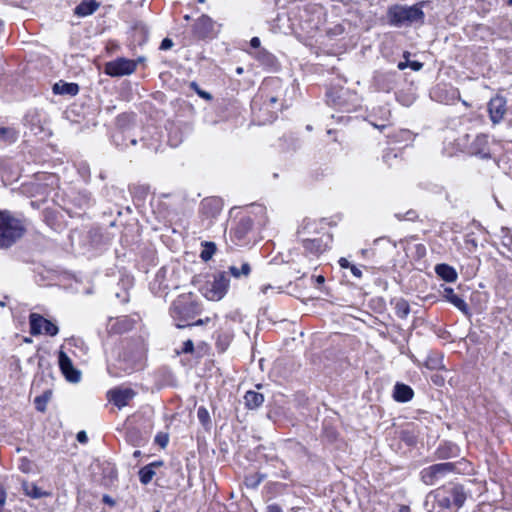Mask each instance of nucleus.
<instances>
[{"mask_svg":"<svg viewBox=\"0 0 512 512\" xmlns=\"http://www.w3.org/2000/svg\"><path fill=\"white\" fill-rule=\"evenodd\" d=\"M424 2L414 5L395 4L388 8L387 18L391 26L408 27L414 24H422L425 14L423 12Z\"/></svg>","mask_w":512,"mask_h":512,"instance_id":"nucleus-1","label":"nucleus"},{"mask_svg":"<svg viewBox=\"0 0 512 512\" xmlns=\"http://www.w3.org/2000/svg\"><path fill=\"white\" fill-rule=\"evenodd\" d=\"M199 312L200 307L190 293L178 296L170 308V315L177 322L176 327L180 329L187 327L184 322L194 318Z\"/></svg>","mask_w":512,"mask_h":512,"instance_id":"nucleus-2","label":"nucleus"},{"mask_svg":"<svg viewBox=\"0 0 512 512\" xmlns=\"http://www.w3.org/2000/svg\"><path fill=\"white\" fill-rule=\"evenodd\" d=\"M24 226L9 212H0V248L12 246L24 234Z\"/></svg>","mask_w":512,"mask_h":512,"instance_id":"nucleus-3","label":"nucleus"},{"mask_svg":"<svg viewBox=\"0 0 512 512\" xmlns=\"http://www.w3.org/2000/svg\"><path fill=\"white\" fill-rule=\"evenodd\" d=\"M457 467L452 462H444L431 465L424 468L421 472V480L426 485H436L440 481L445 480L449 475L455 473Z\"/></svg>","mask_w":512,"mask_h":512,"instance_id":"nucleus-4","label":"nucleus"},{"mask_svg":"<svg viewBox=\"0 0 512 512\" xmlns=\"http://www.w3.org/2000/svg\"><path fill=\"white\" fill-rule=\"evenodd\" d=\"M427 512H455L451 498L445 489H437L430 492L425 499Z\"/></svg>","mask_w":512,"mask_h":512,"instance_id":"nucleus-5","label":"nucleus"},{"mask_svg":"<svg viewBox=\"0 0 512 512\" xmlns=\"http://www.w3.org/2000/svg\"><path fill=\"white\" fill-rule=\"evenodd\" d=\"M229 282V277L225 273H218L212 282L206 283L203 295L210 301H219L226 295Z\"/></svg>","mask_w":512,"mask_h":512,"instance_id":"nucleus-6","label":"nucleus"},{"mask_svg":"<svg viewBox=\"0 0 512 512\" xmlns=\"http://www.w3.org/2000/svg\"><path fill=\"white\" fill-rule=\"evenodd\" d=\"M141 61H143V58L141 57L138 58L136 61L126 58H118L113 61L107 62L105 64L104 71L107 75L112 77L130 75L135 71L137 63Z\"/></svg>","mask_w":512,"mask_h":512,"instance_id":"nucleus-7","label":"nucleus"},{"mask_svg":"<svg viewBox=\"0 0 512 512\" xmlns=\"http://www.w3.org/2000/svg\"><path fill=\"white\" fill-rule=\"evenodd\" d=\"M58 327L51 321L45 319L39 314L32 313L30 315V333L32 335H38L45 333L49 336H55L58 334Z\"/></svg>","mask_w":512,"mask_h":512,"instance_id":"nucleus-8","label":"nucleus"},{"mask_svg":"<svg viewBox=\"0 0 512 512\" xmlns=\"http://www.w3.org/2000/svg\"><path fill=\"white\" fill-rule=\"evenodd\" d=\"M194 33L199 38H211L218 33L216 23L207 15L200 16L194 24Z\"/></svg>","mask_w":512,"mask_h":512,"instance_id":"nucleus-9","label":"nucleus"},{"mask_svg":"<svg viewBox=\"0 0 512 512\" xmlns=\"http://www.w3.org/2000/svg\"><path fill=\"white\" fill-rule=\"evenodd\" d=\"M59 367L65 376V378L72 383H78L81 379V373L79 370L75 369L73 363L69 356L63 352H59Z\"/></svg>","mask_w":512,"mask_h":512,"instance_id":"nucleus-10","label":"nucleus"},{"mask_svg":"<svg viewBox=\"0 0 512 512\" xmlns=\"http://www.w3.org/2000/svg\"><path fill=\"white\" fill-rule=\"evenodd\" d=\"M506 100L501 96L492 98L488 103L490 119L494 124L500 123L506 114Z\"/></svg>","mask_w":512,"mask_h":512,"instance_id":"nucleus-11","label":"nucleus"},{"mask_svg":"<svg viewBox=\"0 0 512 512\" xmlns=\"http://www.w3.org/2000/svg\"><path fill=\"white\" fill-rule=\"evenodd\" d=\"M108 399L118 408L128 405L129 401L135 396V392L129 388H118L110 390L107 394Z\"/></svg>","mask_w":512,"mask_h":512,"instance_id":"nucleus-12","label":"nucleus"},{"mask_svg":"<svg viewBox=\"0 0 512 512\" xmlns=\"http://www.w3.org/2000/svg\"><path fill=\"white\" fill-rule=\"evenodd\" d=\"M471 153L479 155L482 158L489 156L488 137L484 134L477 135L471 144Z\"/></svg>","mask_w":512,"mask_h":512,"instance_id":"nucleus-13","label":"nucleus"},{"mask_svg":"<svg viewBox=\"0 0 512 512\" xmlns=\"http://www.w3.org/2000/svg\"><path fill=\"white\" fill-rule=\"evenodd\" d=\"M442 296L451 304H453L457 309L460 311L467 313L468 312V306L466 302L458 295L454 293L453 288L451 287H444L442 291Z\"/></svg>","mask_w":512,"mask_h":512,"instance_id":"nucleus-14","label":"nucleus"},{"mask_svg":"<svg viewBox=\"0 0 512 512\" xmlns=\"http://www.w3.org/2000/svg\"><path fill=\"white\" fill-rule=\"evenodd\" d=\"M203 213L210 217L217 216L222 210V203L217 198H207L201 203Z\"/></svg>","mask_w":512,"mask_h":512,"instance_id":"nucleus-15","label":"nucleus"},{"mask_svg":"<svg viewBox=\"0 0 512 512\" xmlns=\"http://www.w3.org/2000/svg\"><path fill=\"white\" fill-rule=\"evenodd\" d=\"M414 396L412 388L403 383H397L394 387L393 397L397 402H408Z\"/></svg>","mask_w":512,"mask_h":512,"instance_id":"nucleus-16","label":"nucleus"},{"mask_svg":"<svg viewBox=\"0 0 512 512\" xmlns=\"http://www.w3.org/2000/svg\"><path fill=\"white\" fill-rule=\"evenodd\" d=\"M52 90L54 94L75 96L79 92V86L76 83L59 81L53 85Z\"/></svg>","mask_w":512,"mask_h":512,"instance_id":"nucleus-17","label":"nucleus"},{"mask_svg":"<svg viewBox=\"0 0 512 512\" xmlns=\"http://www.w3.org/2000/svg\"><path fill=\"white\" fill-rule=\"evenodd\" d=\"M447 493L451 498V502L455 510L464 504L466 500V494L462 486H453L450 490H447Z\"/></svg>","mask_w":512,"mask_h":512,"instance_id":"nucleus-18","label":"nucleus"},{"mask_svg":"<svg viewBox=\"0 0 512 512\" xmlns=\"http://www.w3.org/2000/svg\"><path fill=\"white\" fill-rule=\"evenodd\" d=\"M99 7V3L95 0H83L78 6L75 8V14L80 17H86L94 13Z\"/></svg>","mask_w":512,"mask_h":512,"instance_id":"nucleus-19","label":"nucleus"},{"mask_svg":"<svg viewBox=\"0 0 512 512\" xmlns=\"http://www.w3.org/2000/svg\"><path fill=\"white\" fill-rule=\"evenodd\" d=\"M436 274L447 282H454L457 279L455 269L447 264H438L435 267Z\"/></svg>","mask_w":512,"mask_h":512,"instance_id":"nucleus-20","label":"nucleus"},{"mask_svg":"<svg viewBox=\"0 0 512 512\" xmlns=\"http://www.w3.org/2000/svg\"><path fill=\"white\" fill-rule=\"evenodd\" d=\"M245 405L249 409H256L264 402V396L256 391H247L244 396Z\"/></svg>","mask_w":512,"mask_h":512,"instance_id":"nucleus-21","label":"nucleus"},{"mask_svg":"<svg viewBox=\"0 0 512 512\" xmlns=\"http://www.w3.org/2000/svg\"><path fill=\"white\" fill-rule=\"evenodd\" d=\"M23 491L25 495L33 498V499H39L42 497L49 496L50 493L41 490L39 487H37L34 483L24 482L23 483Z\"/></svg>","mask_w":512,"mask_h":512,"instance_id":"nucleus-22","label":"nucleus"},{"mask_svg":"<svg viewBox=\"0 0 512 512\" xmlns=\"http://www.w3.org/2000/svg\"><path fill=\"white\" fill-rule=\"evenodd\" d=\"M253 221L250 218H243L234 230L237 239H243L246 234L252 229Z\"/></svg>","mask_w":512,"mask_h":512,"instance_id":"nucleus-23","label":"nucleus"},{"mask_svg":"<svg viewBox=\"0 0 512 512\" xmlns=\"http://www.w3.org/2000/svg\"><path fill=\"white\" fill-rule=\"evenodd\" d=\"M424 365L430 370L442 369L444 367L443 357L439 354H431L425 360Z\"/></svg>","mask_w":512,"mask_h":512,"instance_id":"nucleus-24","label":"nucleus"},{"mask_svg":"<svg viewBox=\"0 0 512 512\" xmlns=\"http://www.w3.org/2000/svg\"><path fill=\"white\" fill-rule=\"evenodd\" d=\"M0 139L6 142H15L18 139V131L12 127H0Z\"/></svg>","mask_w":512,"mask_h":512,"instance_id":"nucleus-25","label":"nucleus"},{"mask_svg":"<svg viewBox=\"0 0 512 512\" xmlns=\"http://www.w3.org/2000/svg\"><path fill=\"white\" fill-rule=\"evenodd\" d=\"M154 475L155 470H153V465H146L139 471L140 482L147 485L153 479Z\"/></svg>","mask_w":512,"mask_h":512,"instance_id":"nucleus-26","label":"nucleus"},{"mask_svg":"<svg viewBox=\"0 0 512 512\" xmlns=\"http://www.w3.org/2000/svg\"><path fill=\"white\" fill-rule=\"evenodd\" d=\"M229 271L235 278H239L241 276H248L251 268L248 263H243L241 269H238L236 266H231Z\"/></svg>","mask_w":512,"mask_h":512,"instance_id":"nucleus-27","label":"nucleus"},{"mask_svg":"<svg viewBox=\"0 0 512 512\" xmlns=\"http://www.w3.org/2000/svg\"><path fill=\"white\" fill-rule=\"evenodd\" d=\"M396 314L400 318H405L410 313L409 304L405 300L397 301L395 305Z\"/></svg>","mask_w":512,"mask_h":512,"instance_id":"nucleus-28","label":"nucleus"},{"mask_svg":"<svg viewBox=\"0 0 512 512\" xmlns=\"http://www.w3.org/2000/svg\"><path fill=\"white\" fill-rule=\"evenodd\" d=\"M216 251V245L213 242H206L204 244V249L201 252L200 257L204 261H208L212 258Z\"/></svg>","mask_w":512,"mask_h":512,"instance_id":"nucleus-29","label":"nucleus"},{"mask_svg":"<svg viewBox=\"0 0 512 512\" xmlns=\"http://www.w3.org/2000/svg\"><path fill=\"white\" fill-rule=\"evenodd\" d=\"M303 246L312 253H318L321 249L320 241L316 239H304Z\"/></svg>","mask_w":512,"mask_h":512,"instance_id":"nucleus-30","label":"nucleus"},{"mask_svg":"<svg viewBox=\"0 0 512 512\" xmlns=\"http://www.w3.org/2000/svg\"><path fill=\"white\" fill-rule=\"evenodd\" d=\"M263 478H264V475H259V474L250 475V476L246 477L245 482H246L247 486L255 488L261 483Z\"/></svg>","mask_w":512,"mask_h":512,"instance_id":"nucleus-31","label":"nucleus"},{"mask_svg":"<svg viewBox=\"0 0 512 512\" xmlns=\"http://www.w3.org/2000/svg\"><path fill=\"white\" fill-rule=\"evenodd\" d=\"M190 87L203 99L205 100H211L212 99V96L210 93L206 92V91H203L199 88V86L197 85L196 82H192L190 84Z\"/></svg>","mask_w":512,"mask_h":512,"instance_id":"nucleus-32","label":"nucleus"},{"mask_svg":"<svg viewBox=\"0 0 512 512\" xmlns=\"http://www.w3.org/2000/svg\"><path fill=\"white\" fill-rule=\"evenodd\" d=\"M194 351V344L192 340H187L183 343V347L181 349V353H192Z\"/></svg>","mask_w":512,"mask_h":512,"instance_id":"nucleus-33","label":"nucleus"},{"mask_svg":"<svg viewBox=\"0 0 512 512\" xmlns=\"http://www.w3.org/2000/svg\"><path fill=\"white\" fill-rule=\"evenodd\" d=\"M197 416L202 423H205L209 418L208 412L204 407H200L197 411Z\"/></svg>","mask_w":512,"mask_h":512,"instance_id":"nucleus-34","label":"nucleus"},{"mask_svg":"<svg viewBox=\"0 0 512 512\" xmlns=\"http://www.w3.org/2000/svg\"><path fill=\"white\" fill-rule=\"evenodd\" d=\"M35 403H36V407L39 411L45 410L46 399L44 397H42V396L36 397Z\"/></svg>","mask_w":512,"mask_h":512,"instance_id":"nucleus-35","label":"nucleus"},{"mask_svg":"<svg viewBox=\"0 0 512 512\" xmlns=\"http://www.w3.org/2000/svg\"><path fill=\"white\" fill-rule=\"evenodd\" d=\"M173 46V41L169 38L163 39L160 45L161 50H167L170 49Z\"/></svg>","mask_w":512,"mask_h":512,"instance_id":"nucleus-36","label":"nucleus"},{"mask_svg":"<svg viewBox=\"0 0 512 512\" xmlns=\"http://www.w3.org/2000/svg\"><path fill=\"white\" fill-rule=\"evenodd\" d=\"M350 271L353 274V276H355L356 278H361L362 277V271L357 266L352 265L350 267Z\"/></svg>","mask_w":512,"mask_h":512,"instance_id":"nucleus-37","label":"nucleus"},{"mask_svg":"<svg viewBox=\"0 0 512 512\" xmlns=\"http://www.w3.org/2000/svg\"><path fill=\"white\" fill-rule=\"evenodd\" d=\"M77 440L80 443H86L88 441V437L85 431H80L77 433Z\"/></svg>","mask_w":512,"mask_h":512,"instance_id":"nucleus-38","label":"nucleus"},{"mask_svg":"<svg viewBox=\"0 0 512 512\" xmlns=\"http://www.w3.org/2000/svg\"><path fill=\"white\" fill-rule=\"evenodd\" d=\"M338 263H339L340 267L343 269H347V268L350 269V267L352 266V264H350L349 261L344 257L340 258Z\"/></svg>","mask_w":512,"mask_h":512,"instance_id":"nucleus-39","label":"nucleus"},{"mask_svg":"<svg viewBox=\"0 0 512 512\" xmlns=\"http://www.w3.org/2000/svg\"><path fill=\"white\" fill-rule=\"evenodd\" d=\"M209 321H210V318H208V317H207V318H205V319H199V320H197V321H196V322H194V323H191V324H190V323H188V324H187V327H188V326H200V325H204V324H206V323H207V322H209Z\"/></svg>","mask_w":512,"mask_h":512,"instance_id":"nucleus-40","label":"nucleus"},{"mask_svg":"<svg viewBox=\"0 0 512 512\" xmlns=\"http://www.w3.org/2000/svg\"><path fill=\"white\" fill-rule=\"evenodd\" d=\"M409 66H410L414 71H419L420 69H422L423 64H422V63H420V62H417V61H412V62H409Z\"/></svg>","mask_w":512,"mask_h":512,"instance_id":"nucleus-41","label":"nucleus"},{"mask_svg":"<svg viewBox=\"0 0 512 512\" xmlns=\"http://www.w3.org/2000/svg\"><path fill=\"white\" fill-rule=\"evenodd\" d=\"M5 502H6V493L2 488H0V511L2 510Z\"/></svg>","mask_w":512,"mask_h":512,"instance_id":"nucleus-42","label":"nucleus"},{"mask_svg":"<svg viewBox=\"0 0 512 512\" xmlns=\"http://www.w3.org/2000/svg\"><path fill=\"white\" fill-rule=\"evenodd\" d=\"M103 502L108 504L109 506H114L115 505V501L109 495H104L103 496Z\"/></svg>","mask_w":512,"mask_h":512,"instance_id":"nucleus-43","label":"nucleus"},{"mask_svg":"<svg viewBox=\"0 0 512 512\" xmlns=\"http://www.w3.org/2000/svg\"><path fill=\"white\" fill-rule=\"evenodd\" d=\"M250 45L253 48H259L260 47V39L258 37H253L250 41Z\"/></svg>","mask_w":512,"mask_h":512,"instance_id":"nucleus-44","label":"nucleus"},{"mask_svg":"<svg viewBox=\"0 0 512 512\" xmlns=\"http://www.w3.org/2000/svg\"><path fill=\"white\" fill-rule=\"evenodd\" d=\"M156 440H157V442L161 445V447H165V446L167 445V442H168V439H167V437H166V436H165V437H160V436H158V437L156 438Z\"/></svg>","mask_w":512,"mask_h":512,"instance_id":"nucleus-45","label":"nucleus"},{"mask_svg":"<svg viewBox=\"0 0 512 512\" xmlns=\"http://www.w3.org/2000/svg\"><path fill=\"white\" fill-rule=\"evenodd\" d=\"M267 510H268L267 512H282L280 507L277 505H270V506H268Z\"/></svg>","mask_w":512,"mask_h":512,"instance_id":"nucleus-46","label":"nucleus"},{"mask_svg":"<svg viewBox=\"0 0 512 512\" xmlns=\"http://www.w3.org/2000/svg\"><path fill=\"white\" fill-rule=\"evenodd\" d=\"M278 97L277 96H271L268 98V106H273L274 104H276L278 102Z\"/></svg>","mask_w":512,"mask_h":512,"instance_id":"nucleus-47","label":"nucleus"},{"mask_svg":"<svg viewBox=\"0 0 512 512\" xmlns=\"http://www.w3.org/2000/svg\"><path fill=\"white\" fill-rule=\"evenodd\" d=\"M409 66V62L408 60H406L405 62H399L397 67L399 70H404L406 69L407 67Z\"/></svg>","mask_w":512,"mask_h":512,"instance_id":"nucleus-48","label":"nucleus"},{"mask_svg":"<svg viewBox=\"0 0 512 512\" xmlns=\"http://www.w3.org/2000/svg\"><path fill=\"white\" fill-rule=\"evenodd\" d=\"M270 289H273L271 285H265L262 287L261 291L263 294H267V292L270 291Z\"/></svg>","mask_w":512,"mask_h":512,"instance_id":"nucleus-49","label":"nucleus"},{"mask_svg":"<svg viewBox=\"0 0 512 512\" xmlns=\"http://www.w3.org/2000/svg\"><path fill=\"white\" fill-rule=\"evenodd\" d=\"M316 281L318 284L324 283V281H325L324 276H322V275L317 276Z\"/></svg>","mask_w":512,"mask_h":512,"instance_id":"nucleus-50","label":"nucleus"},{"mask_svg":"<svg viewBox=\"0 0 512 512\" xmlns=\"http://www.w3.org/2000/svg\"><path fill=\"white\" fill-rule=\"evenodd\" d=\"M149 465H153V470H154L156 467H160L162 465V462L156 461V462L150 463Z\"/></svg>","mask_w":512,"mask_h":512,"instance_id":"nucleus-51","label":"nucleus"},{"mask_svg":"<svg viewBox=\"0 0 512 512\" xmlns=\"http://www.w3.org/2000/svg\"><path fill=\"white\" fill-rule=\"evenodd\" d=\"M433 381L434 383L440 385L443 382V379H440L438 376H436V378H434Z\"/></svg>","mask_w":512,"mask_h":512,"instance_id":"nucleus-52","label":"nucleus"},{"mask_svg":"<svg viewBox=\"0 0 512 512\" xmlns=\"http://www.w3.org/2000/svg\"><path fill=\"white\" fill-rule=\"evenodd\" d=\"M399 512H410V511H409L408 507L403 506V507L400 508Z\"/></svg>","mask_w":512,"mask_h":512,"instance_id":"nucleus-53","label":"nucleus"},{"mask_svg":"<svg viewBox=\"0 0 512 512\" xmlns=\"http://www.w3.org/2000/svg\"><path fill=\"white\" fill-rule=\"evenodd\" d=\"M140 454H141V452L139 450H136V451H134L133 456L134 457H139Z\"/></svg>","mask_w":512,"mask_h":512,"instance_id":"nucleus-54","label":"nucleus"},{"mask_svg":"<svg viewBox=\"0 0 512 512\" xmlns=\"http://www.w3.org/2000/svg\"><path fill=\"white\" fill-rule=\"evenodd\" d=\"M408 56H409V52H405V53H404V57H405L406 59H408Z\"/></svg>","mask_w":512,"mask_h":512,"instance_id":"nucleus-55","label":"nucleus"},{"mask_svg":"<svg viewBox=\"0 0 512 512\" xmlns=\"http://www.w3.org/2000/svg\"><path fill=\"white\" fill-rule=\"evenodd\" d=\"M237 73L241 74L242 73V68H237Z\"/></svg>","mask_w":512,"mask_h":512,"instance_id":"nucleus-56","label":"nucleus"},{"mask_svg":"<svg viewBox=\"0 0 512 512\" xmlns=\"http://www.w3.org/2000/svg\"><path fill=\"white\" fill-rule=\"evenodd\" d=\"M508 4H509V5H512V0H509V1H508Z\"/></svg>","mask_w":512,"mask_h":512,"instance_id":"nucleus-57","label":"nucleus"},{"mask_svg":"<svg viewBox=\"0 0 512 512\" xmlns=\"http://www.w3.org/2000/svg\"><path fill=\"white\" fill-rule=\"evenodd\" d=\"M199 2H204V0H199Z\"/></svg>","mask_w":512,"mask_h":512,"instance_id":"nucleus-58","label":"nucleus"}]
</instances>
